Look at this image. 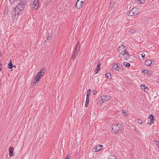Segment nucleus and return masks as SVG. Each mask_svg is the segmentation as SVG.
Listing matches in <instances>:
<instances>
[{
	"label": "nucleus",
	"instance_id": "obj_1",
	"mask_svg": "<svg viewBox=\"0 0 159 159\" xmlns=\"http://www.w3.org/2000/svg\"><path fill=\"white\" fill-rule=\"evenodd\" d=\"M79 43H80L79 41H78L75 49L73 51L72 56V59L73 60H74L75 59L76 57L78 55V52L80 49V46H79Z\"/></svg>",
	"mask_w": 159,
	"mask_h": 159
},
{
	"label": "nucleus",
	"instance_id": "obj_2",
	"mask_svg": "<svg viewBox=\"0 0 159 159\" xmlns=\"http://www.w3.org/2000/svg\"><path fill=\"white\" fill-rule=\"evenodd\" d=\"M45 69L43 68L38 73L37 75L36 76L35 78V80L36 82H34V84H35L36 82L39 81L41 78V77L42 76L45 71Z\"/></svg>",
	"mask_w": 159,
	"mask_h": 159
},
{
	"label": "nucleus",
	"instance_id": "obj_3",
	"mask_svg": "<svg viewBox=\"0 0 159 159\" xmlns=\"http://www.w3.org/2000/svg\"><path fill=\"white\" fill-rule=\"evenodd\" d=\"M31 8L33 9L36 10L39 7V2L38 0H34L31 5Z\"/></svg>",
	"mask_w": 159,
	"mask_h": 159
},
{
	"label": "nucleus",
	"instance_id": "obj_4",
	"mask_svg": "<svg viewBox=\"0 0 159 159\" xmlns=\"http://www.w3.org/2000/svg\"><path fill=\"white\" fill-rule=\"evenodd\" d=\"M25 5H26L25 4L20 1V3L16 7V10H18L19 11H21L24 9Z\"/></svg>",
	"mask_w": 159,
	"mask_h": 159
},
{
	"label": "nucleus",
	"instance_id": "obj_5",
	"mask_svg": "<svg viewBox=\"0 0 159 159\" xmlns=\"http://www.w3.org/2000/svg\"><path fill=\"white\" fill-rule=\"evenodd\" d=\"M20 11L18 10H16L15 8L14 11H13L11 13V17L13 19L17 18L18 17V15L20 13Z\"/></svg>",
	"mask_w": 159,
	"mask_h": 159
},
{
	"label": "nucleus",
	"instance_id": "obj_6",
	"mask_svg": "<svg viewBox=\"0 0 159 159\" xmlns=\"http://www.w3.org/2000/svg\"><path fill=\"white\" fill-rule=\"evenodd\" d=\"M84 2L82 1H80V0H78L77 1L75 7L76 8L79 9L82 7L83 6Z\"/></svg>",
	"mask_w": 159,
	"mask_h": 159
},
{
	"label": "nucleus",
	"instance_id": "obj_7",
	"mask_svg": "<svg viewBox=\"0 0 159 159\" xmlns=\"http://www.w3.org/2000/svg\"><path fill=\"white\" fill-rule=\"evenodd\" d=\"M126 50L125 47L122 44H121L120 46L119 47L118 49V52L121 54L125 52L126 51Z\"/></svg>",
	"mask_w": 159,
	"mask_h": 159
},
{
	"label": "nucleus",
	"instance_id": "obj_8",
	"mask_svg": "<svg viewBox=\"0 0 159 159\" xmlns=\"http://www.w3.org/2000/svg\"><path fill=\"white\" fill-rule=\"evenodd\" d=\"M131 10L133 11V13L134 14V16L138 15L139 13L142 12V11L140 8L136 7L132 8Z\"/></svg>",
	"mask_w": 159,
	"mask_h": 159
},
{
	"label": "nucleus",
	"instance_id": "obj_9",
	"mask_svg": "<svg viewBox=\"0 0 159 159\" xmlns=\"http://www.w3.org/2000/svg\"><path fill=\"white\" fill-rule=\"evenodd\" d=\"M119 125H120V124L119 123L117 124L116 125H113L111 127L112 131L115 133L118 132L119 130Z\"/></svg>",
	"mask_w": 159,
	"mask_h": 159
},
{
	"label": "nucleus",
	"instance_id": "obj_10",
	"mask_svg": "<svg viewBox=\"0 0 159 159\" xmlns=\"http://www.w3.org/2000/svg\"><path fill=\"white\" fill-rule=\"evenodd\" d=\"M101 99L100 100H101L102 102H104L108 101L110 98V97L109 96H102L100 98Z\"/></svg>",
	"mask_w": 159,
	"mask_h": 159
},
{
	"label": "nucleus",
	"instance_id": "obj_11",
	"mask_svg": "<svg viewBox=\"0 0 159 159\" xmlns=\"http://www.w3.org/2000/svg\"><path fill=\"white\" fill-rule=\"evenodd\" d=\"M142 72L143 73L144 75H150L152 73V71L151 70H142Z\"/></svg>",
	"mask_w": 159,
	"mask_h": 159
},
{
	"label": "nucleus",
	"instance_id": "obj_12",
	"mask_svg": "<svg viewBox=\"0 0 159 159\" xmlns=\"http://www.w3.org/2000/svg\"><path fill=\"white\" fill-rule=\"evenodd\" d=\"M124 59L127 60L129 58L128 53L127 51L125 52L124 53L121 54Z\"/></svg>",
	"mask_w": 159,
	"mask_h": 159
},
{
	"label": "nucleus",
	"instance_id": "obj_13",
	"mask_svg": "<svg viewBox=\"0 0 159 159\" xmlns=\"http://www.w3.org/2000/svg\"><path fill=\"white\" fill-rule=\"evenodd\" d=\"M95 148H94L93 149V152H97L99 151L101 149V148H100V146L99 145H97Z\"/></svg>",
	"mask_w": 159,
	"mask_h": 159
},
{
	"label": "nucleus",
	"instance_id": "obj_14",
	"mask_svg": "<svg viewBox=\"0 0 159 159\" xmlns=\"http://www.w3.org/2000/svg\"><path fill=\"white\" fill-rule=\"evenodd\" d=\"M9 155L10 157H11L12 156L13 153V151L14 149L12 147H10L9 149Z\"/></svg>",
	"mask_w": 159,
	"mask_h": 159
},
{
	"label": "nucleus",
	"instance_id": "obj_15",
	"mask_svg": "<svg viewBox=\"0 0 159 159\" xmlns=\"http://www.w3.org/2000/svg\"><path fill=\"white\" fill-rule=\"evenodd\" d=\"M145 64L147 66H150L152 64V61L150 60H147L145 61Z\"/></svg>",
	"mask_w": 159,
	"mask_h": 159
},
{
	"label": "nucleus",
	"instance_id": "obj_16",
	"mask_svg": "<svg viewBox=\"0 0 159 159\" xmlns=\"http://www.w3.org/2000/svg\"><path fill=\"white\" fill-rule=\"evenodd\" d=\"M140 88L146 93L148 92V88L143 85H141Z\"/></svg>",
	"mask_w": 159,
	"mask_h": 159
},
{
	"label": "nucleus",
	"instance_id": "obj_17",
	"mask_svg": "<svg viewBox=\"0 0 159 159\" xmlns=\"http://www.w3.org/2000/svg\"><path fill=\"white\" fill-rule=\"evenodd\" d=\"M119 66V65H118L117 64H115L113 66V69H115L116 70L119 71L120 67Z\"/></svg>",
	"mask_w": 159,
	"mask_h": 159
},
{
	"label": "nucleus",
	"instance_id": "obj_18",
	"mask_svg": "<svg viewBox=\"0 0 159 159\" xmlns=\"http://www.w3.org/2000/svg\"><path fill=\"white\" fill-rule=\"evenodd\" d=\"M89 97H87L86 100L85 104V106L86 107H87L89 104Z\"/></svg>",
	"mask_w": 159,
	"mask_h": 159
},
{
	"label": "nucleus",
	"instance_id": "obj_19",
	"mask_svg": "<svg viewBox=\"0 0 159 159\" xmlns=\"http://www.w3.org/2000/svg\"><path fill=\"white\" fill-rule=\"evenodd\" d=\"M100 66L101 65L100 64H99L98 65L97 68H96V69L94 71L95 74H97L98 73V71L100 69Z\"/></svg>",
	"mask_w": 159,
	"mask_h": 159
},
{
	"label": "nucleus",
	"instance_id": "obj_20",
	"mask_svg": "<svg viewBox=\"0 0 159 159\" xmlns=\"http://www.w3.org/2000/svg\"><path fill=\"white\" fill-rule=\"evenodd\" d=\"M30 1V0H22L20 1L21 2H23L24 4H25L26 6H27L28 5V3Z\"/></svg>",
	"mask_w": 159,
	"mask_h": 159
},
{
	"label": "nucleus",
	"instance_id": "obj_21",
	"mask_svg": "<svg viewBox=\"0 0 159 159\" xmlns=\"http://www.w3.org/2000/svg\"><path fill=\"white\" fill-rule=\"evenodd\" d=\"M123 65L127 67H129L130 66V63L127 62H124Z\"/></svg>",
	"mask_w": 159,
	"mask_h": 159
},
{
	"label": "nucleus",
	"instance_id": "obj_22",
	"mask_svg": "<svg viewBox=\"0 0 159 159\" xmlns=\"http://www.w3.org/2000/svg\"><path fill=\"white\" fill-rule=\"evenodd\" d=\"M13 66L12 63L11 61L8 64V67L9 69H11L12 68Z\"/></svg>",
	"mask_w": 159,
	"mask_h": 159
},
{
	"label": "nucleus",
	"instance_id": "obj_23",
	"mask_svg": "<svg viewBox=\"0 0 159 159\" xmlns=\"http://www.w3.org/2000/svg\"><path fill=\"white\" fill-rule=\"evenodd\" d=\"M91 89H89L88 91H87V95H86V96L87 97H89L90 95V93H91Z\"/></svg>",
	"mask_w": 159,
	"mask_h": 159
},
{
	"label": "nucleus",
	"instance_id": "obj_24",
	"mask_svg": "<svg viewBox=\"0 0 159 159\" xmlns=\"http://www.w3.org/2000/svg\"><path fill=\"white\" fill-rule=\"evenodd\" d=\"M115 4V2L113 1H112L110 3V7H114Z\"/></svg>",
	"mask_w": 159,
	"mask_h": 159
},
{
	"label": "nucleus",
	"instance_id": "obj_25",
	"mask_svg": "<svg viewBox=\"0 0 159 159\" xmlns=\"http://www.w3.org/2000/svg\"><path fill=\"white\" fill-rule=\"evenodd\" d=\"M153 118L154 117L153 115H152L151 114L149 115L148 118L150 119L151 120H153Z\"/></svg>",
	"mask_w": 159,
	"mask_h": 159
},
{
	"label": "nucleus",
	"instance_id": "obj_26",
	"mask_svg": "<svg viewBox=\"0 0 159 159\" xmlns=\"http://www.w3.org/2000/svg\"><path fill=\"white\" fill-rule=\"evenodd\" d=\"M137 1L139 2L140 3H145V0H136Z\"/></svg>",
	"mask_w": 159,
	"mask_h": 159
},
{
	"label": "nucleus",
	"instance_id": "obj_27",
	"mask_svg": "<svg viewBox=\"0 0 159 159\" xmlns=\"http://www.w3.org/2000/svg\"><path fill=\"white\" fill-rule=\"evenodd\" d=\"M106 77L108 79L111 77V75L109 73H107L105 75Z\"/></svg>",
	"mask_w": 159,
	"mask_h": 159
},
{
	"label": "nucleus",
	"instance_id": "obj_28",
	"mask_svg": "<svg viewBox=\"0 0 159 159\" xmlns=\"http://www.w3.org/2000/svg\"><path fill=\"white\" fill-rule=\"evenodd\" d=\"M132 10H131L129 12V15L130 16H134V14Z\"/></svg>",
	"mask_w": 159,
	"mask_h": 159
},
{
	"label": "nucleus",
	"instance_id": "obj_29",
	"mask_svg": "<svg viewBox=\"0 0 159 159\" xmlns=\"http://www.w3.org/2000/svg\"><path fill=\"white\" fill-rule=\"evenodd\" d=\"M2 62L1 61H0V71H1L2 69Z\"/></svg>",
	"mask_w": 159,
	"mask_h": 159
},
{
	"label": "nucleus",
	"instance_id": "obj_30",
	"mask_svg": "<svg viewBox=\"0 0 159 159\" xmlns=\"http://www.w3.org/2000/svg\"><path fill=\"white\" fill-rule=\"evenodd\" d=\"M134 32H135V30H131V29H130L129 30V33H131L132 34H133Z\"/></svg>",
	"mask_w": 159,
	"mask_h": 159
},
{
	"label": "nucleus",
	"instance_id": "obj_31",
	"mask_svg": "<svg viewBox=\"0 0 159 159\" xmlns=\"http://www.w3.org/2000/svg\"><path fill=\"white\" fill-rule=\"evenodd\" d=\"M154 141L155 142H156V143H158V144H156V145H157L158 147V148H159V142H158V141L156 140H154Z\"/></svg>",
	"mask_w": 159,
	"mask_h": 159
},
{
	"label": "nucleus",
	"instance_id": "obj_32",
	"mask_svg": "<svg viewBox=\"0 0 159 159\" xmlns=\"http://www.w3.org/2000/svg\"><path fill=\"white\" fill-rule=\"evenodd\" d=\"M92 93L93 95H95L97 93V92L96 90H93V91Z\"/></svg>",
	"mask_w": 159,
	"mask_h": 159
},
{
	"label": "nucleus",
	"instance_id": "obj_33",
	"mask_svg": "<svg viewBox=\"0 0 159 159\" xmlns=\"http://www.w3.org/2000/svg\"><path fill=\"white\" fill-rule=\"evenodd\" d=\"M138 122L140 124L142 123V120L141 119H139Z\"/></svg>",
	"mask_w": 159,
	"mask_h": 159
},
{
	"label": "nucleus",
	"instance_id": "obj_34",
	"mask_svg": "<svg viewBox=\"0 0 159 159\" xmlns=\"http://www.w3.org/2000/svg\"><path fill=\"white\" fill-rule=\"evenodd\" d=\"M122 113L123 114V115L124 116L125 115V113H126V112H125L124 110L122 111Z\"/></svg>",
	"mask_w": 159,
	"mask_h": 159
},
{
	"label": "nucleus",
	"instance_id": "obj_35",
	"mask_svg": "<svg viewBox=\"0 0 159 159\" xmlns=\"http://www.w3.org/2000/svg\"><path fill=\"white\" fill-rule=\"evenodd\" d=\"M141 56L142 58H143L145 57V54L144 53H142L141 54Z\"/></svg>",
	"mask_w": 159,
	"mask_h": 159
},
{
	"label": "nucleus",
	"instance_id": "obj_36",
	"mask_svg": "<svg viewBox=\"0 0 159 159\" xmlns=\"http://www.w3.org/2000/svg\"><path fill=\"white\" fill-rule=\"evenodd\" d=\"M152 121V120H151V121H150V122H149V121H148V124H149L150 125H151V124L153 122V121Z\"/></svg>",
	"mask_w": 159,
	"mask_h": 159
},
{
	"label": "nucleus",
	"instance_id": "obj_37",
	"mask_svg": "<svg viewBox=\"0 0 159 159\" xmlns=\"http://www.w3.org/2000/svg\"><path fill=\"white\" fill-rule=\"evenodd\" d=\"M70 157L69 155H67L65 159H70Z\"/></svg>",
	"mask_w": 159,
	"mask_h": 159
},
{
	"label": "nucleus",
	"instance_id": "obj_38",
	"mask_svg": "<svg viewBox=\"0 0 159 159\" xmlns=\"http://www.w3.org/2000/svg\"><path fill=\"white\" fill-rule=\"evenodd\" d=\"M51 37H50V36H48V38H47V39H46V41H47L49 40L50 38H51Z\"/></svg>",
	"mask_w": 159,
	"mask_h": 159
},
{
	"label": "nucleus",
	"instance_id": "obj_39",
	"mask_svg": "<svg viewBox=\"0 0 159 159\" xmlns=\"http://www.w3.org/2000/svg\"><path fill=\"white\" fill-rule=\"evenodd\" d=\"M100 146V148H101L103 147V146L102 145H99Z\"/></svg>",
	"mask_w": 159,
	"mask_h": 159
},
{
	"label": "nucleus",
	"instance_id": "obj_40",
	"mask_svg": "<svg viewBox=\"0 0 159 159\" xmlns=\"http://www.w3.org/2000/svg\"><path fill=\"white\" fill-rule=\"evenodd\" d=\"M139 132H140V131H139L138 130H137V131L136 132V133H138L139 134Z\"/></svg>",
	"mask_w": 159,
	"mask_h": 159
},
{
	"label": "nucleus",
	"instance_id": "obj_41",
	"mask_svg": "<svg viewBox=\"0 0 159 159\" xmlns=\"http://www.w3.org/2000/svg\"><path fill=\"white\" fill-rule=\"evenodd\" d=\"M156 143V144H158V143H156H156Z\"/></svg>",
	"mask_w": 159,
	"mask_h": 159
},
{
	"label": "nucleus",
	"instance_id": "obj_42",
	"mask_svg": "<svg viewBox=\"0 0 159 159\" xmlns=\"http://www.w3.org/2000/svg\"><path fill=\"white\" fill-rule=\"evenodd\" d=\"M14 66V67H16V66Z\"/></svg>",
	"mask_w": 159,
	"mask_h": 159
}]
</instances>
